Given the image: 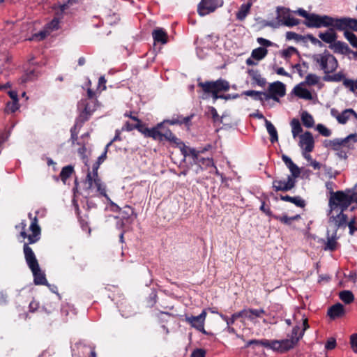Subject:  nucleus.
<instances>
[{
    "instance_id": "obj_4",
    "label": "nucleus",
    "mask_w": 357,
    "mask_h": 357,
    "mask_svg": "<svg viewBox=\"0 0 357 357\" xmlns=\"http://www.w3.org/2000/svg\"><path fill=\"white\" fill-rule=\"evenodd\" d=\"M312 59L325 74L335 72L338 67L336 58L326 50L323 53L313 54Z\"/></svg>"
},
{
    "instance_id": "obj_31",
    "label": "nucleus",
    "mask_w": 357,
    "mask_h": 357,
    "mask_svg": "<svg viewBox=\"0 0 357 357\" xmlns=\"http://www.w3.org/2000/svg\"><path fill=\"white\" fill-rule=\"evenodd\" d=\"M280 198L282 201L293 203L296 206L300 208H304L306 205L305 201L303 199H302L300 196L291 197L287 195H281L280 196Z\"/></svg>"
},
{
    "instance_id": "obj_10",
    "label": "nucleus",
    "mask_w": 357,
    "mask_h": 357,
    "mask_svg": "<svg viewBox=\"0 0 357 357\" xmlns=\"http://www.w3.org/2000/svg\"><path fill=\"white\" fill-rule=\"evenodd\" d=\"M31 234H27L26 238H27L28 241L24 242L23 245V253L24 255L25 260L28 259V257L36 258L35 253L33 252L32 248L29 246L31 244H33L37 243L40 239L41 231L36 230H30Z\"/></svg>"
},
{
    "instance_id": "obj_28",
    "label": "nucleus",
    "mask_w": 357,
    "mask_h": 357,
    "mask_svg": "<svg viewBox=\"0 0 357 357\" xmlns=\"http://www.w3.org/2000/svg\"><path fill=\"white\" fill-rule=\"evenodd\" d=\"M163 139L168 141L171 144H175L179 148L180 146H182L183 144H185L182 141L177 138L169 128H167L164 132H162L161 141Z\"/></svg>"
},
{
    "instance_id": "obj_21",
    "label": "nucleus",
    "mask_w": 357,
    "mask_h": 357,
    "mask_svg": "<svg viewBox=\"0 0 357 357\" xmlns=\"http://www.w3.org/2000/svg\"><path fill=\"white\" fill-rule=\"evenodd\" d=\"M73 204L75 209V213L79 221V223L80 225V227L84 231H86L89 234H91V228L89 225V222L87 221L88 219V215H85L84 216L81 215V211L79 208L78 204L76 202V201L73 200Z\"/></svg>"
},
{
    "instance_id": "obj_8",
    "label": "nucleus",
    "mask_w": 357,
    "mask_h": 357,
    "mask_svg": "<svg viewBox=\"0 0 357 357\" xmlns=\"http://www.w3.org/2000/svg\"><path fill=\"white\" fill-rule=\"evenodd\" d=\"M285 93V84L280 81H276L269 84L268 92H265L264 99L266 100L273 99L275 101L279 102L280 98L284 96Z\"/></svg>"
},
{
    "instance_id": "obj_54",
    "label": "nucleus",
    "mask_w": 357,
    "mask_h": 357,
    "mask_svg": "<svg viewBox=\"0 0 357 357\" xmlns=\"http://www.w3.org/2000/svg\"><path fill=\"white\" fill-rule=\"evenodd\" d=\"M343 77L344 75L342 73H337L333 75L326 74L323 79L326 82H340Z\"/></svg>"
},
{
    "instance_id": "obj_26",
    "label": "nucleus",
    "mask_w": 357,
    "mask_h": 357,
    "mask_svg": "<svg viewBox=\"0 0 357 357\" xmlns=\"http://www.w3.org/2000/svg\"><path fill=\"white\" fill-rule=\"evenodd\" d=\"M75 172L74 167L71 165L63 167L59 176H54V179L58 181L61 180L63 184L66 183L67 179L69 178Z\"/></svg>"
},
{
    "instance_id": "obj_2",
    "label": "nucleus",
    "mask_w": 357,
    "mask_h": 357,
    "mask_svg": "<svg viewBox=\"0 0 357 357\" xmlns=\"http://www.w3.org/2000/svg\"><path fill=\"white\" fill-rule=\"evenodd\" d=\"M303 24L308 28H321L334 26L336 29H342L344 24L341 17H333L329 15H320L315 13H310L307 21Z\"/></svg>"
},
{
    "instance_id": "obj_53",
    "label": "nucleus",
    "mask_w": 357,
    "mask_h": 357,
    "mask_svg": "<svg viewBox=\"0 0 357 357\" xmlns=\"http://www.w3.org/2000/svg\"><path fill=\"white\" fill-rule=\"evenodd\" d=\"M161 137H162V132L160 130H156L154 127L152 128H149L148 135L146 137H151L154 140H159L161 141Z\"/></svg>"
},
{
    "instance_id": "obj_14",
    "label": "nucleus",
    "mask_w": 357,
    "mask_h": 357,
    "mask_svg": "<svg viewBox=\"0 0 357 357\" xmlns=\"http://www.w3.org/2000/svg\"><path fill=\"white\" fill-rule=\"evenodd\" d=\"M211 148V145L207 144L205 147L197 150L195 148H191L183 144L182 146H180V151L185 158L187 156H191L192 159H197V157L200 153H204L206 151H208Z\"/></svg>"
},
{
    "instance_id": "obj_30",
    "label": "nucleus",
    "mask_w": 357,
    "mask_h": 357,
    "mask_svg": "<svg viewBox=\"0 0 357 357\" xmlns=\"http://www.w3.org/2000/svg\"><path fill=\"white\" fill-rule=\"evenodd\" d=\"M303 84L304 83L303 82L296 85L293 89V93L300 98L305 100H312V96L311 92L308 89L301 86V85Z\"/></svg>"
},
{
    "instance_id": "obj_20",
    "label": "nucleus",
    "mask_w": 357,
    "mask_h": 357,
    "mask_svg": "<svg viewBox=\"0 0 357 357\" xmlns=\"http://www.w3.org/2000/svg\"><path fill=\"white\" fill-rule=\"evenodd\" d=\"M331 47L333 49L335 53L344 55H348L349 54L357 55V52H353L346 43L340 40H335V43L331 45Z\"/></svg>"
},
{
    "instance_id": "obj_45",
    "label": "nucleus",
    "mask_w": 357,
    "mask_h": 357,
    "mask_svg": "<svg viewBox=\"0 0 357 357\" xmlns=\"http://www.w3.org/2000/svg\"><path fill=\"white\" fill-rule=\"evenodd\" d=\"M340 298L345 303L350 304L354 300V296L351 291L344 290L339 294Z\"/></svg>"
},
{
    "instance_id": "obj_59",
    "label": "nucleus",
    "mask_w": 357,
    "mask_h": 357,
    "mask_svg": "<svg viewBox=\"0 0 357 357\" xmlns=\"http://www.w3.org/2000/svg\"><path fill=\"white\" fill-rule=\"evenodd\" d=\"M136 129L141 132L145 137H146L149 128L146 126V125L140 120L139 122L136 123Z\"/></svg>"
},
{
    "instance_id": "obj_48",
    "label": "nucleus",
    "mask_w": 357,
    "mask_h": 357,
    "mask_svg": "<svg viewBox=\"0 0 357 357\" xmlns=\"http://www.w3.org/2000/svg\"><path fill=\"white\" fill-rule=\"evenodd\" d=\"M60 19L59 17H54L50 22L45 25V29L49 31H56L59 29Z\"/></svg>"
},
{
    "instance_id": "obj_18",
    "label": "nucleus",
    "mask_w": 357,
    "mask_h": 357,
    "mask_svg": "<svg viewBox=\"0 0 357 357\" xmlns=\"http://www.w3.org/2000/svg\"><path fill=\"white\" fill-rule=\"evenodd\" d=\"M59 305V299L56 297H46L42 306V310L50 314L57 311Z\"/></svg>"
},
{
    "instance_id": "obj_44",
    "label": "nucleus",
    "mask_w": 357,
    "mask_h": 357,
    "mask_svg": "<svg viewBox=\"0 0 357 357\" xmlns=\"http://www.w3.org/2000/svg\"><path fill=\"white\" fill-rule=\"evenodd\" d=\"M296 344V343H295L291 339H284L280 340V353L288 351L289 350L293 349Z\"/></svg>"
},
{
    "instance_id": "obj_38",
    "label": "nucleus",
    "mask_w": 357,
    "mask_h": 357,
    "mask_svg": "<svg viewBox=\"0 0 357 357\" xmlns=\"http://www.w3.org/2000/svg\"><path fill=\"white\" fill-rule=\"evenodd\" d=\"M266 312L264 309H252L250 308L246 310L244 314V317L248 318L249 320H253L256 317H261L263 314H265Z\"/></svg>"
},
{
    "instance_id": "obj_17",
    "label": "nucleus",
    "mask_w": 357,
    "mask_h": 357,
    "mask_svg": "<svg viewBox=\"0 0 357 357\" xmlns=\"http://www.w3.org/2000/svg\"><path fill=\"white\" fill-rule=\"evenodd\" d=\"M100 164L96 162L92 166V171H90L89 167H87V174L85 180L84 181V185L87 190H90L93 188V178H100L98 174V170L100 167ZM87 167L88 165H86Z\"/></svg>"
},
{
    "instance_id": "obj_41",
    "label": "nucleus",
    "mask_w": 357,
    "mask_h": 357,
    "mask_svg": "<svg viewBox=\"0 0 357 357\" xmlns=\"http://www.w3.org/2000/svg\"><path fill=\"white\" fill-rule=\"evenodd\" d=\"M268 54V50L266 47H259L254 49L251 53V56L256 60L263 59Z\"/></svg>"
},
{
    "instance_id": "obj_34",
    "label": "nucleus",
    "mask_w": 357,
    "mask_h": 357,
    "mask_svg": "<svg viewBox=\"0 0 357 357\" xmlns=\"http://www.w3.org/2000/svg\"><path fill=\"white\" fill-rule=\"evenodd\" d=\"M193 117V115H190L186 117L183 118L182 116L178 115L176 118L172 117L171 119H165L164 120V122H166V123H169L170 125H182V124H188L192 118Z\"/></svg>"
},
{
    "instance_id": "obj_23",
    "label": "nucleus",
    "mask_w": 357,
    "mask_h": 357,
    "mask_svg": "<svg viewBox=\"0 0 357 357\" xmlns=\"http://www.w3.org/2000/svg\"><path fill=\"white\" fill-rule=\"evenodd\" d=\"M152 37L154 43L166 44L168 42V34L167 31L162 29L158 27L152 31Z\"/></svg>"
},
{
    "instance_id": "obj_35",
    "label": "nucleus",
    "mask_w": 357,
    "mask_h": 357,
    "mask_svg": "<svg viewBox=\"0 0 357 357\" xmlns=\"http://www.w3.org/2000/svg\"><path fill=\"white\" fill-rule=\"evenodd\" d=\"M265 126L270 135V141L271 143H275L278 140V135L277 130L274 125L268 119H265Z\"/></svg>"
},
{
    "instance_id": "obj_9",
    "label": "nucleus",
    "mask_w": 357,
    "mask_h": 357,
    "mask_svg": "<svg viewBox=\"0 0 357 357\" xmlns=\"http://www.w3.org/2000/svg\"><path fill=\"white\" fill-rule=\"evenodd\" d=\"M223 5V0H201L197 7V12L201 16H204Z\"/></svg>"
},
{
    "instance_id": "obj_42",
    "label": "nucleus",
    "mask_w": 357,
    "mask_h": 357,
    "mask_svg": "<svg viewBox=\"0 0 357 357\" xmlns=\"http://www.w3.org/2000/svg\"><path fill=\"white\" fill-rule=\"evenodd\" d=\"M39 75V72L33 69H28L22 76V82H26L36 79Z\"/></svg>"
},
{
    "instance_id": "obj_6",
    "label": "nucleus",
    "mask_w": 357,
    "mask_h": 357,
    "mask_svg": "<svg viewBox=\"0 0 357 357\" xmlns=\"http://www.w3.org/2000/svg\"><path fill=\"white\" fill-rule=\"evenodd\" d=\"M341 20H343L344 23L342 29L336 30L343 31L345 38L354 47L357 48V36L351 31H357V20L349 17H341Z\"/></svg>"
},
{
    "instance_id": "obj_19",
    "label": "nucleus",
    "mask_w": 357,
    "mask_h": 357,
    "mask_svg": "<svg viewBox=\"0 0 357 357\" xmlns=\"http://www.w3.org/2000/svg\"><path fill=\"white\" fill-rule=\"evenodd\" d=\"M344 211H340L337 215L330 217V221L334 224L335 227V232L338 229H344L347 227L348 216L344 214Z\"/></svg>"
},
{
    "instance_id": "obj_32",
    "label": "nucleus",
    "mask_w": 357,
    "mask_h": 357,
    "mask_svg": "<svg viewBox=\"0 0 357 357\" xmlns=\"http://www.w3.org/2000/svg\"><path fill=\"white\" fill-rule=\"evenodd\" d=\"M352 114L357 119V114L353 109H346L341 114L336 116L337 121L341 124H345Z\"/></svg>"
},
{
    "instance_id": "obj_51",
    "label": "nucleus",
    "mask_w": 357,
    "mask_h": 357,
    "mask_svg": "<svg viewBox=\"0 0 357 357\" xmlns=\"http://www.w3.org/2000/svg\"><path fill=\"white\" fill-rule=\"evenodd\" d=\"M20 107V105L18 101H9L6 103V107H5V112L6 113H14Z\"/></svg>"
},
{
    "instance_id": "obj_60",
    "label": "nucleus",
    "mask_w": 357,
    "mask_h": 357,
    "mask_svg": "<svg viewBox=\"0 0 357 357\" xmlns=\"http://www.w3.org/2000/svg\"><path fill=\"white\" fill-rule=\"evenodd\" d=\"M317 130L324 137H329L331 135V131L323 124H318Z\"/></svg>"
},
{
    "instance_id": "obj_1",
    "label": "nucleus",
    "mask_w": 357,
    "mask_h": 357,
    "mask_svg": "<svg viewBox=\"0 0 357 357\" xmlns=\"http://www.w3.org/2000/svg\"><path fill=\"white\" fill-rule=\"evenodd\" d=\"M356 188V185L351 189H347L345 191L331 192L328 201L330 212L338 209L345 211L352 203L357 204Z\"/></svg>"
},
{
    "instance_id": "obj_56",
    "label": "nucleus",
    "mask_w": 357,
    "mask_h": 357,
    "mask_svg": "<svg viewBox=\"0 0 357 357\" xmlns=\"http://www.w3.org/2000/svg\"><path fill=\"white\" fill-rule=\"evenodd\" d=\"M319 77L314 74H308L305 77V84L310 85V86H314L316 85L319 82Z\"/></svg>"
},
{
    "instance_id": "obj_7",
    "label": "nucleus",
    "mask_w": 357,
    "mask_h": 357,
    "mask_svg": "<svg viewBox=\"0 0 357 357\" xmlns=\"http://www.w3.org/2000/svg\"><path fill=\"white\" fill-rule=\"evenodd\" d=\"M28 267L30 268L33 276V282L36 285H48L45 273L40 269L38 259L30 255L28 259L25 260Z\"/></svg>"
},
{
    "instance_id": "obj_22",
    "label": "nucleus",
    "mask_w": 357,
    "mask_h": 357,
    "mask_svg": "<svg viewBox=\"0 0 357 357\" xmlns=\"http://www.w3.org/2000/svg\"><path fill=\"white\" fill-rule=\"evenodd\" d=\"M328 28V29L327 31L320 32L318 36L324 42L333 45L337 38V35L335 32L337 30L334 26H329Z\"/></svg>"
},
{
    "instance_id": "obj_57",
    "label": "nucleus",
    "mask_w": 357,
    "mask_h": 357,
    "mask_svg": "<svg viewBox=\"0 0 357 357\" xmlns=\"http://www.w3.org/2000/svg\"><path fill=\"white\" fill-rule=\"evenodd\" d=\"M208 111L210 114L211 115L213 121L214 123H222V117H220L218 114L216 109L213 107H208Z\"/></svg>"
},
{
    "instance_id": "obj_50",
    "label": "nucleus",
    "mask_w": 357,
    "mask_h": 357,
    "mask_svg": "<svg viewBox=\"0 0 357 357\" xmlns=\"http://www.w3.org/2000/svg\"><path fill=\"white\" fill-rule=\"evenodd\" d=\"M243 94L248 96H252L254 97L255 100H264V94L265 92L261 91H257L254 90H248L245 91L243 93Z\"/></svg>"
},
{
    "instance_id": "obj_11",
    "label": "nucleus",
    "mask_w": 357,
    "mask_h": 357,
    "mask_svg": "<svg viewBox=\"0 0 357 357\" xmlns=\"http://www.w3.org/2000/svg\"><path fill=\"white\" fill-rule=\"evenodd\" d=\"M277 11L278 14L276 22H280V26L284 25L288 27H291L300 24V20L291 16L289 13L290 10L289 8H278Z\"/></svg>"
},
{
    "instance_id": "obj_58",
    "label": "nucleus",
    "mask_w": 357,
    "mask_h": 357,
    "mask_svg": "<svg viewBox=\"0 0 357 357\" xmlns=\"http://www.w3.org/2000/svg\"><path fill=\"white\" fill-rule=\"evenodd\" d=\"M294 53L298 54L297 49L294 47H289L288 48L282 50L281 55L284 59H289Z\"/></svg>"
},
{
    "instance_id": "obj_43",
    "label": "nucleus",
    "mask_w": 357,
    "mask_h": 357,
    "mask_svg": "<svg viewBox=\"0 0 357 357\" xmlns=\"http://www.w3.org/2000/svg\"><path fill=\"white\" fill-rule=\"evenodd\" d=\"M301 121L303 124L306 128H312L314 124V121L312 116L309 114L307 111H304L301 114Z\"/></svg>"
},
{
    "instance_id": "obj_62",
    "label": "nucleus",
    "mask_w": 357,
    "mask_h": 357,
    "mask_svg": "<svg viewBox=\"0 0 357 357\" xmlns=\"http://www.w3.org/2000/svg\"><path fill=\"white\" fill-rule=\"evenodd\" d=\"M356 224V218L353 217L351 218L349 221L347 220V226L349 227V234L353 235L355 232V231H357V227L355 226Z\"/></svg>"
},
{
    "instance_id": "obj_27",
    "label": "nucleus",
    "mask_w": 357,
    "mask_h": 357,
    "mask_svg": "<svg viewBox=\"0 0 357 357\" xmlns=\"http://www.w3.org/2000/svg\"><path fill=\"white\" fill-rule=\"evenodd\" d=\"M327 314L332 319L340 317L344 314V309L342 304L337 303L328 310Z\"/></svg>"
},
{
    "instance_id": "obj_13",
    "label": "nucleus",
    "mask_w": 357,
    "mask_h": 357,
    "mask_svg": "<svg viewBox=\"0 0 357 357\" xmlns=\"http://www.w3.org/2000/svg\"><path fill=\"white\" fill-rule=\"evenodd\" d=\"M299 146L305 152L310 153L313 151L314 139L310 131H306L300 135Z\"/></svg>"
},
{
    "instance_id": "obj_39",
    "label": "nucleus",
    "mask_w": 357,
    "mask_h": 357,
    "mask_svg": "<svg viewBox=\"0 0 357 357\" xmlns=\"http://www.w3.org/2000/svg\"><path fill=\"white\" fill-rule=\"evenodd\" d=\"M273 218L279 220L282 223L290 225L293 220H297L301 218L300 215H296L292 217H288L287 214H283L282 215H273Z\"/></svg>"
},
{
    "instance_id": "obj_24",
    "label": "nucleus",
    "mask_w": 357,
    "mask_h": 357,
    "mask_svg": "<svg viewBox=\"0 0 357 357\" xmlns=\"http://www.w3.org/2000/svg\"><path fill=\"white\" fill-rule=\"evenodd\" d=\"M119 213L122 220L126 221V223H131L137 216L134 208L128 205L121 208Z\"/></svg>"
},
{
    "instance_id": "obj_55",
    "label": "nucleus",
    "mask_w": 357,
    "mask_h": 357,
    "mask_svg": "<svg viewBox=\"0 0 357 357\" xmlns=\"http://www.w3.org/2000/svg\"><path fill=\"white\" fill-rule=\"evenodd\" d=\"M343 84L352 92H355L357 90V79L354 81L350 79H344Z\"/></svg>"
},
{
    "instance_id": "obj_12",
    "label": "nucleus",
    "mask_w": 357,
    "mask_h": 357,
    "mask_svg": "<svg viewBox=\"0 0 357 357\" xmlns=\"http://www.w3.org/2000/svg\"><path fill=\"white\" fill-rule=\"evenodd\" d=\"M296 183V180L293 176H287V181L274 179L272 188L275 192H287L292 190Z\"/></svg>"
},
{
    "instance_id": "obj_40",
    "label": "nucleus",
    "mask_w": 357,
    "mask_h": 357,
    "mask_svg": "<svg viewBox=\"0 0 357 357\" xmlns=\"http://www.w3.org/2000/svg\"><path fill=\"white\" fill-rule=\"evenodd\" d=\"M290 125L291 127V132L294 138H296L300 133L303 132V128L301 125V123L298 119L294 118L291 122Z\"/></svg>"
},
{
    "instance_id": "obj_64",
    "label": "nucleus",
    "mask_w": 357,
    "mask_h": 357,
    "mask_svg": "<svg viewBox=\"0 0 357 357\" xmlns=\"http://www.w3.org/2000/svg\"><path fill=\"white\" fill-rule=\"evenodd\" d=\"M350 344L353 351L357 354V333L351 335Z\"/></svg>"
},
{
    "instance_id": "obj_36",
    "label": "nucleus",
    "mask_w": 357,
    "mask_h": 357,
    "mask_svg": "<svg viewBox=\"0 0 357 357\" xmlns=\"http://www.w3.org/2000/svg\"><path fill=\"white\" fill-rule=\"evenodd\" d=\"M248 73L252 77V79L257 84V85L261 87L265 86L266 83V79L261 77L257 70L249 69L248 70Z\"/></svg>"
},
{
    "instance_id": "obj_46",
    "label": "nucleus",
    "mask_w": 357,
    "mask_h": 357,
    "mask_svg": "<svg viewBox=\"0 0 357 357\" xmlns=\"http://www.w3.org/2000/svg\"><path fill=\"white\" fill-rule=\"evenodd\" d=\"M93 185L96 188L97 191L101 196L109 198L106 192L105 187L102 185L100 178H93Z\"/></svg>"
},
{
    "instance_id": "obj_5",
    "label": "nucleus",
    "mask_w": 357,
    "mask_h": 357,
    "mask_svg": "<svg viewBox=\"0 0 357 357\" xmlns=\"http://www.w3.org/2000/svg\"><path fill=\"white\" fill-rule=\"evenodd\" d=\"M98 107V100L91 101V102L87 99H82L77 103V109L79 111V115L75 119V122L77 125L83 126L85 122L88 121L96 110Z\"/></svg>"
},
{
    "instance_id": "obj_25",
    "label": "nucleus",
    "mask_w": 357,
    "mask_h": 357,
    "mask_svg": "<svg viewBox=\"0 0 357 357\" xmlns=\"http://www.w3.org/2000/svg\"><path fill=\"white\" fill-rule=\"evenodd\" d=\"M282 160L291 173V174L289 176H293L294 178H298L301 174L299 167L292 161V160L289 156L284 154L282 155Z\"/></svg>"
},
{
    "instance_id": "obj_63",
    "label": "nucleus",
    "mask_w": 357,
    "mask_h": 357,
    "mask_svg": "<svg viewBox=\"0 0 357 357\" xmlns=\"http://www.w3.org/2000/svg\"><path fill=\"white\" fill-rule=\"evenodd\" d=\"M206 350L204 349H195L191 353L190 357H205Z\"/></svg>"
},
{
    "instance_id": "obj_52",
    "label": "nucleus",
    "mask_w": 357,
    "mask_h": 357,
    "mask_svg": "<svg viewBox=\"0 0 357 357\" xmlns=\"http://www.w3.org/2000/svg\"><path fill=\"white\" fill-rule=\"evenodd\" d=\"M259 23L261 28L269 26L273 29H277L280 26V22L276 21H267L266 20H261Z\"/></svg>"
},
{
    "instance_id": "obj_47",
    "label": "nucleus",
    "mask_w": 357,
    "mask_h": 357,
    "mask_svg": "<svg viewBox=\"0 0 357 357\" xmlns=\"http://www.w3.org/2000/svg\"><path fill=\"white\" fill-rule=\"evenodd\" d=\"M301 326L299 325H296L291 330V334L289 335L290 339L292 340L295 343H298L299 340L302 338L303 336H301Z\"/></svg>"
},
{
    "instance_id": "obj_37",
    "label": "nucleus",
    "mask_w": 357,
    "mask_h": 357,
    "mask_svg": "<svg viewBox=\"0 0 357 357\" xmlns=\"http://www.w3.org/2000/svg\"><path fill=\"white\" fill-rule=\"evenodd\" d=\"M246 312V310L244 309L238 312H236L231 315V317H227L223 314H220V317L227 323V326L232 325L235 321L240 318L244 317V314Z\"/></svg>"
},
{
    "instance_id": "obj_29",
    "label": "nucleus",
    "mask_w": 357,
    "mask_h": 357,
    "mask_svg": "<svg viewBox=\"0 0 357 357\" xmlns=\"http://www.w3.org/2000/svg\"><path fill=\"white\" fill-rule=\"evenodd\" d=\"M193 162L195 165H198V167L201 169H205L210 167H216L214 165V162L213 158H202L200 155H198L197 159H192Z\"/></svg>"
},
{
    "instance_id": "obj_33",
    "label": "nucleus",
    "mask_w": 357,
    "mask_h": 357,
    "mask_svg": "<svg viewBox=\"0 0 357 357\" xmlns=\"http://www.w3.org/2000/svg\"><path fill=\"white\" fill-rule=\"evenodd\" d=\"M252 6V4L248 2L243 3L236 14V19L240 21L244 20L250 13Z\"/></svg>"
},
{
    "instance_id": "obj_15",
    "label": "nucleus",
    "mask_w": 357,
    "mask_h": 357,
    "mask_svg": "<svg viewBox=\"0 0 357 357\" xmlns=\"http://www.w3.org/2000/svg\"><path fill=\"white\" fill-rule=\"evenodd\" d=\"M206 314V310H204L198 316L185 315V321L197 330L200 326H204Z\"/></svg>"
},
{
    "instance_id": "obj_16",
    "label": "nucleus",
    "mask_w": 357,
    "mask_h": 357,
    "mask_svg": "<svg viewBox=\"0 0 357 357\" xmlns=\"http://www.w3.org/2000/svg\"><path fill=\"white\" fill-rule=\"evenodd\" d=\"M77 354H73L74 357H96L95 347L86 345L82 343L77 344Z\"/></svg>"
},
{
    "instance_id": "obj_61",
    "label": "nucleus",
    "mask_w": 357,
    "mask_h": 357,
    "mask_svg": "<svg viewBox=\"0 0 357 357\" xmlns=\"http://www.w3.org/2000/svg\"><path fill=\"white\" fill-rule=\"evenodd\" d=\"M26 227V220H22V222H20V224L19 225L15 226L16 229L21 228L20 236H22L23 238H26V236H27Z\"/></svg>"
},
{
    "instance_id": "obj_3",
    "label": "nucleus",
    "mask_w": 357,
    "mask_h": 357,
    "mask_svg": "<svg viewBox=\"0 0 357 357\" xmlns=\"http://www.w3.org/2000/svg\"><path fill=\"white\" fill-rule=\"evenodd\" d=\"M197 86L200 87L206 95H211L213 101L220 99V92L228 91L230 89L229 82L224 79L220 78L216 81H206L204 82L198 79Z\"/></svg>"
},
{
    "instance_id": "obj_49",
    "label": "nucleus",
    "mask_w": 357,
    "mask_h": 357,
    "mask_svg": "<svg viewBox=\"0 0 357 357\" xmlns=\"http://www.w3.org/2000/svg\"><path fill=\"white\" fill-rule=\"evenodd\" d=\"M335 235H336V233L335 234V236L328 238V241L326 243L324 248V249L325 250H329V251L333 252L337 249V242L335 239Z\"/></svg>"
}]
</instances>
